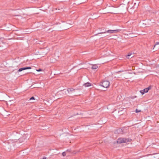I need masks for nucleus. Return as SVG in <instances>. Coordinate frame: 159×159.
Masks as SVG:
<instances>
[{"instance_id": "nucleus-1", "label": "nucleus", "mask_w": 159, "mask_h": 159, "mask_svg": "<svg viewBox=\"0 0 159 159\" xmlns=\"http://www.w3.org/2000/svg\"><path fill=\"white\" fill-rule=\"evenodd\" d=\"M131 139L129 138H120L117 139V143L118 144H121L123 143H126L130 142Z\"/></svg>"}, {"instance_id": "nucleus-2", "label": "nucleus", "mask_w": 159, "mask_h": 159, "mask_svg": "<svg viewBox=\"0 0 159 159\" xmlns=\"http://www.w3.org/2000/svg\"><path fill=\"white\" fill-rule=\"evenodd\" d=\"M80 90L81 89H74L73 88H68L67 90L65 89H64L63 90V93L64 94V93L66 95H67V94L69 93H71L73 91H74L76 90Z\"/></svg>"}, {"instance_id": "nucleus-3", "label": "nucleus", "mask_w": 159, "mask_h": 159, "mask_svg": "<svg viewBox=\"0 0 159 159\" xmlns=\"http://www.w3.org/2000/svg\"><path fill=\"white\" fill-rule=\"evenodd\" d=\"M120 30H120V29L112 30H108L107 31H105V32H103L98 33V34H96V35H97L98 34H102L105 33H110V34L113 33H116V32H118L120 31Z\"/></svg>"}, {"instance_id": "nucleus-4", "label": "nucleus", "mask_w": 159, "mask_h": 159, "mask_svg": "<svg viewBox=\"0 0 159 159\" xmlns=\"http://www.w3.org/2000/svg\"><path fill=\"white\" fill-rule=\"evenodd\" d=\"M101 84L100 85L103 87L105 88L108 87L110 85V82L107 80H104L101 83Z\"/></svg>"}, {"instance_id": "nucleus-5", "label": "nucleus", "mask_w": 159, "mask_h": 159, "mask_svg": "<svg viewBox=\"0 0 159 159\" xmlns=\"http://www.w3.org/2000/svg\"><path fill=\"white\" fill-rule=\"evenodd\" d=\"M87 0H76L75 4L78 5L84 3L86 2Z\"/></svg>"}, {"instance_id": "nucleus-6", "label": "nucleus", "mask_w": 159, "mask_h": 159, "mask_svg": "<svg viewBox=\"0 0 159 159\" xmlns=\"http://www.w3.org/2000/svg\"><path fill=\"white\" fill-rule=\"evenodd\" d=\"M31 68L30 67H24L20 68L18 70V72H20L23 70L27 69H30Z\"/></svg>"}, {"instance_id": "nucleus-7", "label": "nucleus", "mask_w": 159, "mask_h": 159, "mask_svg": "<svg viewBox=\"0 0 159 159\" xmlns=\"http://www.w3.org/2000/svg\"><path fill=\"white\" fill-rule=\"evenodd\" d=\"M108 7L109 8V9L110 10L108 11L107 13H113L112 11H113V9H114V7L112 6H109Z\"/></svg>"}, {"instance_id": "nucleus-8", "label": "nucleus", "mask_w": 159, "mask_h": 159, "mask_svg": "<svg viewBox=\"0 0 159 159\" xmlns=\"http://www.w3.org/2000/svg\"><path fill=\"white\" fill-rule=\"evenodd\" d=\"M115 133H117V134H122V129H118L117 130H116L115 131Z\"/></svg>"}, {"instance_id": "nucleus-9", "label": "nucleus", "mask_w": 159, "mask_h": 159, "mask_svg": "<svg viewBox=\"0 0 159 159\" xmlns=\"http://www.w3.org/2000/svg\"><path fill=\"white\" fill-rule=\"evenodd\" d=\"M122 108H119L118 113H119V115H122L124 113L123 111L122 110Z\"/></svg>"}, {"instance_id": "nucleus-10", "label": "nucleus", "mask_w": 159, "mask_h": 159, "mask_svg": "<svg viewBox=\"0 0 159 159\" xmlns=\"http://www.w3.org/2000/svg\"><path fill=\"white\" fill-rule=\"evenodd\" d=\"M83 85L85 86V87H89L91 86V84L89 82H87L84 83Z\"/></svg>"}, {"instance_id": "nucleus-11", "label": "nucleus", "mask_w": 159, "mask_h": 159, "mask_svg": "<svg viewBox=\"0 0 159 159\" xmlns=\"http://www.w3.org/2000/svg\"><path fill=\"white\" fill-rule=\"evenodd\" d=\"M98 68V66L96 64L93 65L92 67V69L93 70L96 69Z\"/></svg>"}, {"instance_id": "nucleus-12", "label": "nucleus", "mask_w": 159, "mask_h": 159, "mask_svg": "<svg viewBox=\"0 0 159 159\" xmlns=\"http://www.w3.org/2000/svg\"><path fill=\"white\" fill-rule=\"evenodd\" d=\"M131 56L130 58H132L134 56L133 54H131L129 53L127 55V56L126 57H127L128 58H129V57Z\"/></svg>"}, {"instance_id": "nucleus-13", "label": "nucleus", "mask_w": 159, "mask_h": 159, "mask_svg": "<svg viewBox=\"0 0 159 159\" xmlns=\"http://www.w3.org/2000/svg\"><path fill=\"white\" fill-rule=\"evenodd\" d=\"M148 89H147V88L146 89H145L143 90V92H144V93H146L148 92Z\"/></svg>"}, {"instance_id": "nucleus-14", "label": "nucleus", "mask_w": 159, "mask_h": 159, "mask_svg": "<svg viewBox=\"0 0 159 159\" xmlns=\"http://www.w3.org/2000/svg\"><path fill=\"white\" fill-rule=\"evenodd\" d=\"M141 111V110H138V109H136V111H135V112L136 113H138V112H140V111Z\"/></svg>"}, {"instance_id": "nucleus-15", "label": "nucleus", "mask_w": 159, "mask_h": 159, "mask_svg": "<svg viewBox=\"0 0 159 159\" xmlns=\"http://www.w3.org/2000/svg\"><path fill=\"white\" fill-rule=\"evenodd\" d=\"M35 100V98L34 97H31L29 99L30 100Z\"/></svg>"}, {"instance_id": "nucleus-16", "label": "nucleus", "mask_w": 159, "mask_h": 159, "mask_svg": "<svg viewBox=\"0 0 159 159\" xmlns=\"http://www.w3.org/2000/svg\"><path fill=\"white\" fill-rule=\"evenodd\" d=\"M159 44V42H156L155 45H154V47H155V46Z\"/></svg>"}, {"instance_id": "nucleus-17", "label": "nucleus", "mask_w": 159, "mask_h": 159, "mask_svg": "<svg viewBox=\"0 0 159 159\" xmlns=\"http://www.w3.org/2000/svg\"><path fill=\"white\" fill-rule=\"evenodd\" d=\"M62 155L65 156L66 155V153L65 152H63L62 153Z\"/></svg>"}, {"instance_id": "nucleus-18", "label": "nucleus", "mask_w": 159, "mask_h": 159, "mask_svg": "<svg viewBox=\"0 0 159 159\" xmlns=\"http://www.w3.org/2000/svg\"><path fill=\"white\" fill-rule=\"evenodd\" d=\"M140 92L142 94H143L144 93V92H143V90H141L140 91Z\"/></svg>"}, {"instance_id": "nucleus-19", "label": "nucleus", "mask_w": 159, "mask_h": 159, "mask_svg": "<svg viewBox=\"0 0 159 159\" xmlns=\"http://www.w3.org/2000/svg\"><path fill=\"white\" fill-rule=\"evenodd\" d=\"M36 70L37 71H41L42 70L41 69H39L38 70Z\"/></svg>"}, {"instance_id": "nucleus-20", "label": "nucleus", "mask_w": 159, "mask_h": 159, "mask_svg": "<svg viewBox=\"0 0 159 159\" xmlns=\"http://www.w3.org/2000/svg\"><path fill=\"white\" fill-rule=\"evenodd\" d=\"M151 86H149L147 88L148 89V91L150 89H151Z\"/></svg>"}, {"instance_id": "nucleus-21", "label": "nucleus", "mask_w": 159, "mask_h": 159, "mask_svg": "<svg viewBox=\"0 0 159 159\" xmlns=\"http://www.w3.org/2000/svg\"><path fill=\"white\" fill-rule=\"evenodd\" d=\"M70 27H69H69H67V28H65V29H64V30H65L67 29H69V28H70Z\"/></svg>"}, {"instance_id": "nucleus-22", "label": "nucleus", "mask_w": 159, "mask_h": 159, "mask_svg": "<svg viewBox=\"0 0 159 159\" xmlns=\"http://www.w3.org/2000/svg\"><path fill=\"white\" fill-rule=\"evenodd\" d=\"M122 72L121 71H118L116 73H119L120 72Z\"/></svg>"}, {"instance_id": "nucleus-23", "label": "nucleus", "mask_w": 159, "mask_h": 159, "mask_svg": "<svg viewBox=\"0 0 159 159\" xmlns=\"http://www.w3.org/2000/svg\"><path fill=\"white\" fill-rule=\"evenodd\" d=\"M43 159H46V157H44L43 158Z\"/></svg>"}, {"instance_id": "nucleus-24", "label": "nucleus", "mask_w": 159, "mask_h": 159, "mask_svg": "<svg viewBox=\"0 0 159 159\" xmlns=\"http://www.w3.org/2000/svg\"><path fill=\"white\" fill-rule=\"evenodd\" d=\"M97 12L98 11H95V12H94L93 14H96Z\"/></svg>"}, {"instance_id": "nucleus-25", "label": "nucleus", "mask_w": 159, "mask_h": 159, "mask_svg": "<svg viewBox=\"0 0 159 159\" xmlns=\"http://www.w3.org/2000/svg\"><path fill=\"white\" fill-rule=\"evenodd\" d=\"M75 95H80V94H75Z\"/></svg>"}, {"instance_id": "nucleus-26", "label": "nucleus", "mask_w": 159, "mask_h": 159, "mask_svg": "<svg viewBox=\"0 0 159 159\" xmlns=\"http://www.w3.org/2000/svg\"><path fill=\"white\" fill-rule=\"evenodd\" d=\"M16 16H20L19 15H16Z\"/></svg>"}, {"instance_id": "nucleus-27", "label": "nucleus", "mask_w": 159, "mask_h": 159, "mask_svg": "<svg viewBox=\"0 0 159 159\" xmlns=\"http://www.w3.org/2000/svg\"><path fill=\"white\" fill-rule=\"evenodd\" d=\"M34 1H37L38 0H34Z\"/></svg>"}]
</instances>
